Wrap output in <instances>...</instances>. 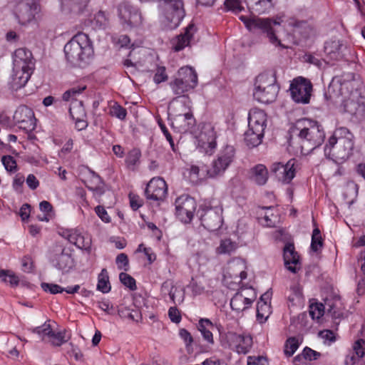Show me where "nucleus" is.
Returning <instances> with one entry per match:
<instances>
[{"instance_id":"nucleus-1","label":"nucleus","mask_w":365,"mask_h":365,"mask_svg":"<svg viewBox=\"0 0 365 365\" xmlns=\"http://www.w3.org/2000/svg\"><path fill=\"white\" fill-rule=\"evenodd\" d=\"M297 131V139L292 136L288 140L289 146L299 150L302 155H308L320 146L324 140L325 133L323 127L317 121L308 118L298 120L293 128Z\"/></svg>"},{"instance_id":"nucleus-58","label":"nucleus","mask_w":365,"mask_h":365,"mask_svg":"<svg viewBox=\"0 0 365 365\" xmlns=\"http://www.w3.org/2000/svg\"><path fill=\"white\" fill-rule=\"evenodd\" d=\"M179 334L185 343L187 351L190 353L192 350L191 348L192 344L193 342V338L192 335L185 329H180Z\"/></svg>"},{"instance_id":"nucleus-39","label":"nucleus","mask_w":365,"mask_h":365,"mask_svg":"<svg viewBox=\"0 0 365 365\" xmlns=\"http://www.w3.org/2000/svg\"><path fill=\"white\" fill-rule=\"evenodd\" d=\"M110 289L108 271L103 268L98 277L97 289L103 293H108L110 291Z\"/></svg>"},{"instance_id":"nucleus-50","label":"nucleus","mask_w":365,"mask_h":365,"mask_svg":"<svg viewBox=\"0 0 365 365\" xmlns=\"http://www.w3.org/2000/svg\"><path fill=\"white\" fill-rule=\"evenodd\" d=\"M48 336L51 338V342L53 346H59L67 341L66 331L56 333L51 329V333Z\"/></svg>"},{"instance_id":"nucleus-12","label":"nucleus","mask_w":365,"mask_h":365,"mask_svg":"<svg viewBox=\"0 0 365 365\" xmlns=\"http://www.w3.org/2000/svg\"><path fill=\"white\" fill-rule=\"evenodd\" d=\"M13 119L19 128L26 133L35 129L36 118L33 110L26 106H20L14 112Z\"/></svg>"},{"instance_id":"nucleus-21","label":"nucleus","mask_w":365,"mask_h":365,"mask_svg":"<svg viewBox=\"0 0 365 365\" xmlns=\"http://www.w3.org/2000/svg\"><path fill=\"white\" fill-rule=\"evenodd\" d=\"M344 111L349 114L354 122L365 120V104L359 101L348 99L344 101Z\"/></svg>"},{"instance_id":"nucleus-34","label":"nucleus","mask_w":365,"mask_h":365,"mask_svg":"<svg viewBox=\"0 0 365 365\" xmlns=\"http://www.w3.org/2000/svg\"><path fill=\"white\" fill-rule=\"evenodd\" d=\"M69 113L73 120H81L86 116L83 101L73 100L71 103Z\"/></svg>"},{"instance_id":"nucleus-54","label":"nucleus","mask_w":365,"mask_h":365,"mask_svg":"<svg viewBox=\"0 0 365 365\" xmlns=\"http://www.w3.org/2000/svg\"><path fill=\"white\" fill-rule=\"evenodd\" d=\"M41 286L44 292H49L51 294H56L64 292V288L56 284L42 282Z\"/></svg>"},{"instance_id":"nucleus-8","label":"nucleus","mask_w":365,"mask_h":365,"mask_svg":"<svg viewBox=\"0 0 365 365\" xmlns=\"http://www.w3.org/2000/svg\"><path fill=\"white\" fill-rule=\"evenodd\" d=\"M289 90L292 98L296 103H309L312 91V84L309 80L302 76L295 78L290 84Z\"/></svg>"},{"instance_id":"nucleus-22","label":"nucleus","mask_w":365,"mask_h":365,"mask_svg":"<svg viewBox=\"0 0 365 365\" xmlns=\"http://www.w3.org/2000/svg\"><path fill=\"white\" fill-rule=\"evenodd\" d=\"M197 29L194 24H190L185 29L183 34H180L174 38L172 41V46L175 51H180L185 46H189Z\"/></svg>"},{"instance_id":"nucleus-14","label":"nucleus","mask_w":365,"mask_h":365,"mask_svg":"<svg viewBox=\"0 0 365 365\" xmlns=\"http://www.w3.org/2000/svg\"><path fill=\"white\" fill-rule=\"evenodd\" d=\"M297 160L290 159L286 164L274 163L271 166V172L274 173L279 180L284 183H289L295 177Z\"/></svg>"},{"instance_id":"nucleus-51","label":"nucleus","mask_w":365,"mask_h":365,"mask_svg":"<svg viewBox=\"0 0 365 365\" xmlns=\"http://www.w3.org/2000/svg\"><path fill=\"white\" fill-rule=\"evenodd\" d=\"M110 115L111 116L115 117L121 120L125 119L127 115V110L123 106L118 103H115L110 108Z\"/></svg>"},{"instance_id":"nucleus-47","label":"nucleus","mask_w":365,"mask_h":365,"mask_svg":"<svg viewBox=\"0 0 365 365\" xmlns=\"http://www.w3.org/2000/svg\"><path fill=\"white\" fill-rule=\"evenodd\" d=\"M323 244L321 232L318 227H315L312 235L311 250L317 252L323 247Z\"/></svg>"},{"instance_id":"nucleus-45","label":"nucleus","mask_w":365,"mask_h":365,"mask_svg":"<svg viewBox=\"0 0 365 365\" xmlns=\"http://www.w3.org/2000/svg\"><path fill=\"white\" fill-rule=\"evenodd\" d=\"M90 173L91 174L93 178L95 180L96 186H89L86 185V187L94 192L98 195H102L105 192V187H104V182L103 179L101 178V176L94 172L93 170H90Z\"/></svg>"},{"instance_id":"nucleus-52","label":"nucleus","mask_w":365,"mask_h":365,"mask_svg":"<svg viewBox=\"0 0 365 365\" xmlns=\"http://www.w3.org/2000/svg\"><path fill=\"white\" fill-rule=\"evenodd\" d=\"M119 279L120 282L130 290L134 291L137 289L135 279L130 274L125 272H121L119 274Z\"/></svg>"},{"instance_id":"nucleus-25","label":"nucleus","mask_w":365,"mask_h":365,"mask_svg":"<svg viewBox=\"0 0 365 365\" xmlns=\"http://www.w3.org/2000/svg\"><path fill=\"white\" fill-rule=\"evenodd\" d=\"M248 175L249 179L259 186L265 185L269 178L268 170L266 166L262 164H257L251 168Z\"/></svg>"},{"instance_id":"nucleus-16","label":"nucleus","mask_w":365,"mask_h":365,"mask_svg":"<svg viewBox=\"0 0 365 365\" xmlns=\"http://www.w3.org/2000/svg\"><path fill=\"white\" fill-rule=\"evenodd\" d=\"M252 295L246 297L243 289L236 292L230 300V307L237 312H242L250 308L256 299L255 290L251 288Z\"/></svg>"},{"instance_id":"nucleus-28","label":"nucleus","mask_w":365,"mask_h":365,"mask_svg":"<svg viewBox=\"0 0 365 365\" xmlns=\"http://www.w3.org/2000/svg\"><path fill=\"white\" fill-rule=\"evenodd\" d=\"M279 86L277 83L276 74L274 71H269L258 75L255 78V90L267 89L271 86Z\"/></svg>"},{"instance_id":"nucleus-17","label":"nucleus","mask_w":365,"mask_h":365,"mask_svg":"<svg viewBox=\"0 0 365 365\" xmlns=\"http://www.w3.org/2000/svg\"><path fill=\"white\" fill-rule=\"evenodd\" d=\"M283 258L286 268L292 273H297L301 268L299 256L292 243H287L283 249Z\"/></svg>"},{"instance_id":"nucleus-62","label":"nucleus","mask_w":365,"mask_h":365,"mask_svg":"<svg viewBox=\"0 0 365 365\" xmlns=\"http://www.w3.org/2000/svg\"><path fill=\"white\" fill-rule=\"evenodd\" d=\"M118 314L120 317H128L135 322H138L141 319V314L138 310H132L131 312L127 309L125 312L119 310Z\"/></svg>"},{"instance_id":"nucleus-32","label":"nucleus","mask_w":365,"mask_h":365,"mask_svg":"<svg viewBox=\"0 0 365 365\" xmlns=\"http://www.w3.org/2000/svg\"><path fill=\"white\" fill-rule=\"evenodd\" d=\"M344 45L341 41H331L325 44V52L330 56V58L334 60H339L343 57V50Z\"/></svg>"},{"instance_id":"nucleus-10","label":"nucleus","mask_w":365,"mask_h":365,"mask_svg":"<svg viewBox=\"0 0 365 365\" xmlns=\"http://www.w3.org/2000/svg\"><path fill=\"white\" fill-rule=\"evenodd\" d=\"M118 16L122 24L129 28L138 27L143 23L141 12L128 1H123L118 7Z\"/></svg>"},{"instance_id":"nucleus-40","label":"nucleus","mask_w":365,"mask_h":365,"mask_svg":"<svg viewBox=\"0 0 365 365\" xmlns=\"http://www.w3.org/2000/svg\"><path fill=\"white\" fill-rule=\"evenodd\" d=\"M358 185L353 182H349L346 184L343 197L347 201L349 205L354 203L358 195Z\"/></svg>"},{"instance_id":"nucleus-35","label":"nucleus","mask_w":365,"mask_h":365,"mask_svg":"<svg viewBox=\"0 0 365 365\" xmlns=\"http://www.w3.org/2000/svg\"><path fill=\"white\" fill-rule=\"evenodd\" d=\"M198 330L201 332L203 338L210 344L214 343L212 333L210 328L213 327L212 323L208 319H201L198 323Z\"/></svg>"},{"instance_id":"nucleus-36","label":"nucleus","mask_w":365,"mask_h":365,"mask_svg":"<svg viewBox=\"0 0 365 365\" xmlns=\"http://www.w3.org/2000/svg\"><path fill=\"white\" fill-rule=\"evenodd\" d=\"M252 344V338L250 334H241L235 351L240 354H246L250 351Z\"/></svg>"},{"instance_id":"nucleus-60","label":"nucleus","mask_w":365,"mask_h":365,"mask_svg":"<svg viewBox=\"0 0 365 365\" xmlns=\"http://www.w3.org/2000/svg\"><path fill=\"white\" fill-rule=\"evenodd\" d=\"M115 262L119 269H123L125 271L128 270L129 260L126 254H119L116 257Z\"/></svg>"},{"instance_id":"nucleus-15","label":"nucleus","mask_w":365,"mask_h":365,"mask_svg":"<svg viewBox=\"0 0 365 365\" xmlns=\"http://www.w3.org/2000/svg\"><path fill=\"white\" fill-rule=\"evenodd\" d=\"M168 192V186L162 178H153L147 184L145 194L148 200L163 201Z\"/></svg>"},{"instance_id":"nucleus-4","label":"nucleus","mask_w":365,"mask_h":365,"mask_svg":"<svg viewBox=\"0 0 365 365\" xmlns=\"http://www.w3.org/2000/svg\"><path fill=\"white\" fill-rule=\"evenodd\" d=\"M197 85V75L195 71L190 66L180 68L173 81L170 82V86L174 93L181 96L184 93L195 88Z\"/></svg>"},{"instance_id":"nucleus-55","label":"nucleus","mask_w":365,"mask_h":365,"mask_svg":"<svg viewBox=\"0 0 365 365\" xmlns=\"http://www.w3.org/2000/svg\"><path fill=\"white\" fill-rule=\"evenodd\" d=\"M51 327L49 323L45 322L43 325L34 328L29 329V330L34 334H37L41 336H49L51 333Z\"/></svg>"},{"instance_id":"nucleus-11","label":"nucleus","mask_w":365,"mask_h":365,"mask_svg":"<svg viewBox=\"0 0 365 365\" xmlns=\"http://www.w3.org/2000/svg\"><path fill=\"white\" fill-rule=\"evenodd\" d=\"M176 217L184 223L191 222L196 210V202L188 195H182L175 200Z\"/></svg>"},{"instance_id":"nucleus-2","label":"nucleus","mask_w":365,"mask_h":365,"mask_svg":"<svg viewBox=\"0 0 365 365\" xmlns=\"http://www.w3.org/2000/svg\"><path fill=\"white\" fill-rule=\"evenodd\" d=\"M67 61L73 66H81L92 56L93 50L87 34L78 33L64 46Z\"/></svg>"},{"instance_id":"nucleus-64","label":"nucleus","mask_w":365,"mask_h":365,"mask_svg":"<svg viewBox=\"0 0 365 365\" xmlns=\"http://www.w3.org/2000/svg\"><path fill=\"white\" fill-rule=\"evenodd\" d=\"M303 354L305 356L306 359L309 361L317 360L321 356L319 352H317L309 347H305L304 349Z\"/></svg>"},{"instance_id":"nucleus-29","label":"nucleus","mask_w":365,"mask_h":365,"mask_svg":"<svg viewBox=\"0 0 365 365\" xmlns=\"http://www.w3.org/2000/svg\"><path fill=\"white\" fill-rule=\"evenodd\" d=\"M285 24L293 28V31L299 33L304 38H307L312 31V26L307 21L298 20L295 18H289L286 20Z\"/></svg>"},{"instance_id":"nucleus-38","label":"nucleus","mask_w":365,"mask_h":365,"mask_svg":"<svg viewBox=\"0 0 365 365\" xmlns=\"http://www.w3.org/2000/svg\"><path fill=\"white\" fill-rule=\"evenodd\" d=\"M237 247L238 245L236 242L227 238L220 241V245L217 247L216 252L220 255H230L234 252Z\"/></svg>"},{"instance_id":"nucleus-42","label":"nucleus","mask_w":365,"mask_h":365,"mask_svg":"<svg viewBox=\"0 0 365 365\" xmlns=\"http://www.w3.org/2000/svg\"><path fill=\"white\" fill-rule=\"evenodd\" d=\"M207 135V143H208L209 147H210L211 148H215V146H216V141H215L216 133L214 130V128L210 125H205L202 128V130L201 131V133H200V138H201L202 140L205 139Z\"/></svg>"},{"instance_id":"nucleus-44","label":"nucleus","mask_w":365,"mask_h":365,"mask_svg":"<svg viewBox=\"0 0 365 365\" xmlns=\"http://www.w3.org/2000/svg\"><path fill=\"white\" fill-rule=\"evenodd\" d=\"M0 279L5 283H9L13 287L18 286L20 283L18 276L9 269L0 271Z\"/></svg>"},{"instance_id":"nucleus-48","label":"nucleus","mask_w":365,"mask_h":365,"mask_svg":"<svg viewBox=\"0 0 365 365\" xmlns=\"http://www.w3.org/2000/svg\"><path fill=\"white\" fill-rule=\"evenodd\" d=\"M298 347V340L295 337L289 338L284 344V354L288 357L292 356Z\"/></svg>"},{"instance_id":"nucleus-33","label":"nucleus","mask_w":365,"mask_h":365,"mask_svg":"<svg viewBox=\"0 0 365 365\" xmlns=\"http://www.w3.org/2000/svg\"><path fill=\"white\" fill-rule=\"evenodd\" d=\"M263 137V132H257L249 128L245 133V141L247 146L253 148L261 143Z\"/></svg>"},{"instance_id":"nucleus-37","label":"nucleus","mask_w":365,"mask_h":365,"mask_svg":"<svg viewBox=\"0 0 365 365\" xmlns=\"http://www.w3.org/2000/svg\"><path fill=\"white\" fill-rule=\"evenodd\" d=\"M175 120L180 123V127L185 131L192 128L195 125V119L191 112L178 115Z\"/></svg>"},{"instance_id":"nucleus-7","label":"nucleus","mask_w":365,"mask_h":365,"mask_svg":"<svg viewBox=\"0 0 365 365\" xmlns=\"http://www.w3.org/2000/svg\"><path fill=\"white\" fill-rule=\"evenodd\" d=\"M41 11L40 5L34 0H21L14 9V14L21 25L35 24Z\"/></svg>"},{"instance_id":"nucleus-6","label":"nucleus","mask_w":365,"mask_h":365,"mask_svg":"<svg viewBox=\"0 0 365 365\" xmlns=\"http://www.w3.org/2000/svg\"><path fill=\"white\" fill-rule=\"evenodd\" d=\"M49 260L55 268L62 272H69L75 265L70 250L61 242L53 245L49 252Z\"/></svg>"},{"instance_id":"nucleus-43","label":"nucleus","mask_w":365,"mask_h":365,"mask_svg":"<svg viewBox=\"0 0 365 365\" xmlns=\"http://www.w3.org/2000/svg\"><path fill=\"white\" fill-rule=\"evenodd\" d=\"M274 6L273 0H256L252 5V9L258 14L269 12Z\"/></svg>"},{"instance_id":"nucleus-59","label":"nucleus","mask_w":365,"mask_h":365,"mask_svg":"<svg viewBox=\"0 0 365 365\" xmlns=\"http://www.w3.org/2000/svg\"><path fill=\"white\" fill-rule=\"evenodd\" d=\"M354 354L358 358H362L365 355V340L361 339L357 340L353 346Z\"/></svg>"},{"instance_id":"nucleus-24","label":"nucleus","mask_w":365,"mask_h":365,"mask_svg":"<svg viewBox=\"0 0 365 365\" xmlns=\"http://www.w3.org/2000/svg\"><path fill=\"white\" fill-rule=\"evenodd\" d=\"M353 148V138H341L340 140H337V143L334 148H331V155H337L341 159L346 158L351 154Z\"/></svg>"},{"instance_id":"nucleus-13","label":"nucleus","mask_w":365,"mask_h":365,"mask_svg":"<svg viewBox=\"0 0 365 365\" xmlns=\"http://www.w3.org/2000/svg\"><path fill=\"white\" fill-rule=\"evenodd\" d=\"M281 22H282V20L281 21L275 20L272 22L269 19L253 17V20L252 21L248 30L253 33L267 34V36L272 43L280 45V41L275 35L272 27V24L279 25Z\"/></svg>"},{"instance_id":"nucleus-26","label":"nucleus","mask_w":365,"mask_h":365,"mask_svg":"<svg viewBox=\"0 0 365 365\" xmlns=\"http://www.w3.org/2000/svg\"><path fill=\"white\" fill-rule=\"evenodd\" d=\"M279 91V86H271L262 90H256L253 92V96L255 100L263 103H270L274 102L277 96Z\"/></svg>"},{"instance_id":"nucleus-46","label":"nucleus","mask_w":365,"mask_h":365,"mask_svg":"<svg viewBox=\"0 0 365 365\" xmlns=\"http://www.w3.org/2000/svg\"><path fill=\"white\" fill-rule=\"evenodd\" d=\"M263 209L267 210V212L262 218L264 221V225L269 227H276L277 222H279V217L277 215H275L272 212L273 207H264Z\"/></svg>"},{"instance_id":"nucleus-18","label":"nucleus","mask_w":365,"mask_h":365,"mask_svg":"<svg viewBox=\"0 0 365 365\" xmlns=\"http://www.w3.org/2000/svg\"><path fill=\"white\" fill-rule=\"evenodd\" d=\"M13 66L18 68L22 66L29 71L34 70L35 61L32 53L25 48L16 49L13 56Z\"/></svg>"},{"instance_id":"nucleus-49","label":"nucleus","mask_w":365,"mask_h":365,"mask_svg":"<svg viewBox=\"0 0 365 365\" xmlns=\"http://www.w3.org/2000/svg\"><path fill=\"white\" fill-rule=\"evenodd\" d=\"M141 153L139 149L134 148L131 150L127 155L125 163L128 167L133 168V167L139 162Z\"/></svg>"},{"instance_id":"nucleus-41","label":"nucleus","mask_w":365,"mask_h":365,"mask_svg":"<svg viewBox=\"0 0 365 365\" xmlns=\"http://www.w3.org/2000/svg\"><path fill=\"white\" fill-rule=\"evenodd\" d=\"M240 335L241 334H238L236 332L228 331L222 336V346L235 351L237 344L239 343Z\"/></svg>"},{"instance_id":"nucleus-9","label":"nucleus","mask_w":365,"mask_h":365,"mask_svg":"<svg viewBox=\"0 0 365 365\" xmlns=\"http://www.w3.org/2000/svg\"><path fill=\"white\" fill-rule=\"evenodd\" d=\"M235 153L233 146H225L218 155L217 158L212 162L211 168L207 170V175L210 178L221 175L233 161Z\"/></svg>"},{"instance_id":"nucleus-61","label":"nucleus","mask_w":365,"mask_h":365,"mask_svg":"<svg viewBox=\"0 0 365 365\" xmlns=\"http://www.w3.org/2000/svg\"><path fill=\"white\" fill-rule=\"evenodd\" d=\"M93 22L98 28L104 27L108 22V19L105 12L99 11L96 14L93 18Z\"/></svg>"},{"instance_id":"nucleus-5","label":"nucleus","mask_w":365,"mask_h":365,"mask_svg":"<svg viewBox=\"0 0 365 365\" xmlns=\"http://www.w3.org/2000/svg\"><path fill=\"white\" fill-rule=\"evenodd\" d=\"M197 214L201 225L210 232L218 230L222 225V208L217 205L212 206L210 202L202 204Z\"/></svg>"},{"instance_id":"nucleus-53","label":"nucleus","mask_w":365,"mask_h":365,"mask_svg":"<svg viewBox=\"0 0 365 365\" xmlns=\"http://www.w3.org/2000/svg\"><path fill=\"white\" fill-rule=\"evenodd\" d=\"M224 4L228 11H231L235 14H238L244 10L241 0H225Z\"/></svg>"},{"instance_id":"nucleus-56","label":"nucleus","mask_w":365,"mask_h":365,"mask_svg":"<svg viewBox=\"0 0 365 365\" xmlns=\"http://www.w3.org/2000/svg\"><path fill=\"white\" fill-rule=\"evenodd\" d=\"M5 169L9 172H15L17 169L16 162L14 157L11 155H4L1 158Z\"/></svg>"},{"instance_id":"nucleus-63","label":"nucleus","mask_w":365,"mask_h":365,"mask_svg":"<svg viewBox=\"0 0 365 365\" xmlns=\"http://www.w3.org/2000/svg\"><path fill=\"white\" fill-rule=\"evenodd\" d=\"M247 365H268L267 359L263 356H249L247 358Z\"/></svg>"},{"instance_id":"nucleus-30","label":"nucleus","mask_w":365,"mask_h":365,"mask_svg":"<svg viewBox=\"0 0 365 365\" xmlns=\"http://www.w3.org/2000/svg\"><path fill=\"white\" fill-rule=\"evenodd\" d=\"M59 1L63 11L81 14L87 7L90 0H59Z\"/></svg>"},{"instance_id":"nucleus-3","label":"nucleus","mask_w":365,"mask_h":365,"mask_svg":"<svg viewBox=\"0 0 365 365\" xmlns=\"http://www.w3.org/2000/svg\"><path fill=\"white\" fill-rule=\"evenodd\" d=\"M159 7L165 17V26L170 30L176 29L185 15L182 0H160Z\"/></svg>"},{"instance_id":"nucleus-19","label":"nucleus","mask_w":365,"mask_h":365,"mask_svg":"<svg viewBox=\"0 0 365 365\" xmlns=\"http://www.w3.org/2000/svg\"><path fill=\"white\" fill-rule=\"evenodd\" d=\"M33 72L34 70L29 71V69L24 68L22 66L18 68L16 66H13V73L9 82L11 89L16 91L25 86Z\"/></svg>"},{"instance_id":"nucleus-31","label":"nucleus","mask_w":365,"mask_h":365,"mask_svg":"<svg viewBox=\"0 0 365 365\" xmlns=\"http://www.w3.org/2000/svg\"><path fill=\"white\" fill-rule=\"evenodd\" d=\"M324 306L327 310V313L333 319H340L343 313L341 311V298L339 296H332L330 298H326L324 300Z\"/></svg>"},{"instance_id":"nucleus-23","label":"nucleus","mask_w":365,"mask_h":365,"mask_svg":"<svg viewBox=\"0 0 365 365\" xmlns=\"http://www.w3.org/2000/svg\"><path fill=\"white\" fill-rule=\"evenodd\" d=\"M266 122L267 114L262 110L255 108L250 111L248 115L249 128L264 133L267 126Z\"/></svg>"},{"instance_id":"nucleus-27","label":"nucleus","mask_w":365,"mask_h":365,"mask_svg":"<svg viewBox=\"0 0 365 365\" xmlns=\"http://www.w3.org/2000/svg\"><path fill=\"white\" fill-rule=\"evenodd\" d=\"M353 138L354 136L349 130L345 127H340L336 128L334 132L333 135L329 138L328 143L326 144L324 148V154L326 156H331V148H334L337 143V140H340L341 138Z\"/></svg>"},{"instance_id":"nucleus-57","label":"nucleus","mask_w":365,"mask_h":365,"mask_svg":"<svg viewBox=\"0 0 365 365\" xmlns=\"http://www.w3.org/2000/svg\"><path fill=\"white\" fill-rule=\"evenodd\" d=\"M326 307L323 304H316L310 306L309 314L312 319H319L324 315Z\"/></svg>"},{"instance_id":"nucleus-20","label":"nucleus","mask_w":365,"mask_h":365,"mask_svg":"<svg viewBox=\"0 0 365 365\" xmlns=\"http://www.w3.org/2000/svg\"><path fill=\"white\" fill-rule=\"evenodd\" d=\"M65 237L69 242L75 245L78 248L84 250L88 254L91 252V237L88 234L82 235L78 230H71L65 233Z\"/></svg>"}]
</instances>
